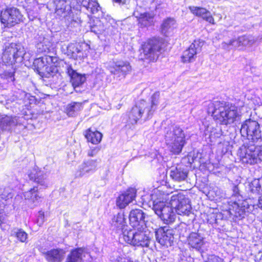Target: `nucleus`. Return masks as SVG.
<instances>
[{
  "mask_svg": "<svg viewBox=\"0 0 262 262\" xmlns=\"http://www.w3.org/2000/svg\"><path fill=\"white\" fill-rule=\"evenodd\" d=\"M147 215L139 209H133L129 214L130 226L134 229H129L124 232V241L135 246L148 247L150 238L144 232L146 227Z\"/></svg>",
  "mask_w": 262,
  "mask_h": 262,
  "instance_id": "nucleus-1",
  "label": "nucleus"
},
{
  "mask_svg": "<svg viewBox=\"0 0 262 262\" xmlns=\"http://www.w3.org/2000/svg\"><path fill=\"white\" fill-rule=\"evenodd\" d=\"M208 112L217 123L225 125L238 121L241 116L236 106L220 101L210 102Z\"/></svg>",
  "mask_w": 262,
  "mask_h": 262,
  "instance_id": "nucleus-2",
  "label": "nucleus"
},
{
  "mask_svg": "<svg viewBox=\"0 0 262 262\" xmlns=\"http://www.w3.org/2000/svg\"><path fill=\"white\" fill-rule=\"evenodd\" d=\"M159 93H155L151 96L150 102L144 100L138 101L129 113L128 123L135 124L140 120L145 121L151 118L159 103Z\"/></svg>",
  "mask_w": 262,
  "mask_h": 262,
  "instance_id": "nucleus-3",
  "label": "nucleus"
},
{
  "mask_svg": "<svg viewBox=\"0 0 262 262\" xmlns=\"http://www.w3.org/2000/svg\"><path fill=\"white\" fill-rule=\"evenodd\" d=\"M233 194L228 202V212L233 219L239 220L244 217L246 212L252 211L251 208H253L254 205H250L246 200H243V197L239 194L237 186H233Z\"/></svg>",
  "mask_w": 262,
  "mask_h": 262,
  "instance_id": "nucleus-4",
  "label": "nucleus"
},
{
  "mask_svg": "<svg viewBox=\"0 0 262 262\" xmlns=\"http://www.w3.org/2000/svg\"><path fill=\"white\" fill-rule=\"evenodd\" d=\"M56 61L55 57L50 55L37 58L33 62L34 69L42 77L54 78L58 76V69L53 64Z\"/></svg>",
  "mask_w": 262,
  "mask_h": 262,
  "instance_id": "nucleus-5",
  "label": "nucleus"
},
{
  "mask_svg": "<svg viewBox=\"0 0 262 262\" xmlns=\"http://www.w3.org/2000/svg\"><path fill=\"white\" fill-rule=\"evenodd\" d=\"M165 142L171 152L179 154L186 144L185 135L178 126H172L165 134Z\"/></svg>",
  "mask_w": 262,
  "mask_h": 262,
  "instance_id": "nucleus-6",
  "label": "nucleus"
},
{
  "mask_svg": "<svg viewBox=\"0 0 262 262\" xmlns=\"http://www.w3.org/2000/svg\"><path fill=\"white\" fill-rule=\"evenodd\" d=\"M238 155L243 164L250 165L257 164L262 162V146H243L240 148Z\"/></svg>",
  "mask_w": 262,
  "mask_h": 262,
  "instance_id": "nucleus-7",
  "label": "nucleus"
},
{
  "mask_svg": "<svg viewBox=\"0 0 262 262\" xmlns=\"http://www.w3.org/2000/svg\"><path fill=\"white\" fill-rule=\"evenodd\" d=\"M116 25L115 20L111 16L106 15L102 16L101 19H94L90 29L91 31L96 35H111L114 33Z\"/></svg>",
  "mask_w": 262,
  "mask_h": 262,
  "instance_id": "nucleus-8",
  "label": "nucleus"
},
{
  "mask_svg": "<svg viewBox=\"0 0 262 262\" xmlns=\"http://www.w3.org/2000/svg\"><path fill=\"white\" fill-rule=\"evenodd\" d=\"M155 213L166 224L173 223L176 217L174 207L164 202H154L153 208Z\"/></svg>",
  "mask_w": 262,
  "mask_h": 262,
  "instance_id": "nucleus-9",
  "label": "nucleus"
},
{
  "mask_svg": "<svg viewBox=\"0 0 262 262\" xmlns=\"http://www.w3.org/2000/svg\"><path fill=\"white\" fill-rule=\"evenodd\" d=\"M23 15L15 7H6L1 12V22L5 27H11L23 21Z\"/></svg>",
  "mask_w": 262,
  "mask_h": 262,
  "instance_id": "nucleus-10",
  "label": "nucleus"
},
{
  "mask_svg": "<svg viewBox=\"0 0 262 262\" xmlns=\"http://www.w3.org/2000/svg\"><path fill=\"white\" fill-rule=\"evenodd\" d=\"M162 42L157 38L148 40L142 45L141 56L143 58L150 61H156L159 55L161 49Z\"/></svg>",
  "mask_w": 262,
  "mask_h": 262,
  "instance_id": "nucleus-11",
  "label": "nucleus"
},
{
  "mask_svg": "<svg viewBox=\"0 0 262 262\" xmlns=\"http://www.w3.org/2000/svg\"><path fill=\"white\" fill-rule=\"evenodd\" d=\"M241 133L242 136L247 137L253 142L257 141L261 137L259 124L257 121L251 119L246 120L243 123Z\"/></svg>",
  "mask_w": 262,
  "mask_h": 262,
  "instance_id": "nucleus-12",
  "label": "nucleus"
},
{
  "mask_svg": "<svg viewBox=\"0 0 262 262\" xmlns=\"http://www.w3.org/2000/svg\"><path fill=\"white\" fill-rule=\"evenodd\" d=\"M170 205L174 207L179 214L188 215L191 211L189 199L181 193L174 194L171 196Z\"/></svg>",
  "mask_w": 262,
  "mask_h": 262,
  "instance_id": "nucleus-13",
  "label": "nucleus"
},
{
  "mask_svg": "<svg viewBox=\"0 0 262 262\" xmlns=\"http://www.w3.org/2000/svg\"><path fill=\"white\" fill-rule=\"evenodd\" d=\"M108 70L114 76V78L121 79L131 71V66L128 62L119 60L113 62L108 67Z\"/></svg>",
  "mask_w": 262,
  "mask_h": 262,
  "instance_id": "nucleus-14",
  "label": "nucleus"
},
{
  "mask_svg": "<svg viewBox=\"0 0 262 262\" xmlns=\"http://www.w3.org/2000/svg\"><path fill=\"white\" fill-rule=\"evenodd\" d=\"M89 48L87 44L71 43L67 47V54L70 58L82 59L87 57Z\"/></svg>",
  "mask_w": 262,
  "mask_h": 262,
  "instance_id": "nucleus-15",
  "label": "nucleus"
},
{
  "mask_svg": "<svg viewBox=\"0 0 262 262\" xmlns=\"http://www.w3.org/2000/svg\"><path fill=\"white\" fill-rule=\"evenodd\" d=\"M21 46L19 44L11 43L4 50L2 59L6 64H12L16 58L23 55L21 51Z\"/></svg>",
  "mask_w": 262,
  "mask_h": 262,
  "instance_id": "nucleus-16",
  "label": "nucleus"
},
{
  "mask_svg": "<svg viewBox=\"0 0 262 262\" xmlns=\"http://www.w3.org/2000/svg\"><path fill=\"white\" fill-rule=\"evenodd\" d=\"M97 168V160L94 159L85 160L76 169L74 176L76 178L89 176L94 173Z\"/></svg>",
  "mask_w": 262,
  "mask_h": 262,
  "instance_id": "nucleus-17",
  "label": "nucleus"
},
{
  "mask_svg": "<svg viewBox=\"0 0 262 262\" xmlns=\"http://www.w3.org/2000/svg\"><path fill=\"white\" fill-rule=\"evenodd\" d=\"M205 237L198 232H192L187 237V242L188 245L192 248L201 252L206 249L207 242Z\"/></svg>",
  "mask_w": 262,
  "mask_h": 262,
  "instance_id": "nucleus-18",
  "label": "nucleus"
},
{
  "mask_svg": "<svg viewBox=\"0 0 262 262\" xmlns=\"http://www.w3.org/2000/svg\"><path fill=\"white\" fill-rule=\"evenodd\" d=\"M173 235V230L168 227L159 228L156 231V239L163 246H171L174 238Z\"/></svg>",
  "mask_w": 262,
  "mask_h": 262,
  "instance_id": "nucleus-19",
  "label": "nucleus"
},
{
  "mask_svg": "<svg viewBox=\"0 0 262 262\" xmlns=\"http://www.w3.org/2000/svg\"><path fill=\"white\" fill-rule=\"evenodd\" d=\"M204 42L200 40H195L189 47L183 53L182 61L183 62H192L195 58L197 53L201 50Z\"/></svg>",
  "mask_w": 262,
  "mask_h": 262,
  "instance_id": "nucleus-20",
  "label": "nucleus"
},
{
  "mask_svg": "<svg viewBox=\"0 0 262 262\" xmlns=\"http://www.w3.org/2000/svg\"><path fill=\"white\" fill-rule=\"evenodd\" d=\"M111 228L118 233H122L124 239V232L128 231V226L123 213H118L114 216L111 222Z\"/></svg>",
  "mask_w": 262,
  "mask_h": 262,
  "instance_id": "nucleus-21",
  "label": "nucleus"
},
{
  "mask_svg": "<svg viewBox=\"0 0 262 262\" xmlns=\"http://www.w3.org/2000/svg\"><path fill=\"white\" fill-rule=\"evenodd\" d=\"M56 12L64 17H68L70 21H75L72 6L69 1L66 0H58L56 2Z\"/></svg>",
  "mask_w": 262,
  "mask_h": 262,
  "instance_id": "nucleus-22",
  "label": "nucleus"
},
{
  "mask_svg": "<svg viewBox=\"0 0 262 262\" xmlns=\"http://www.w3.org/2000/svg\"><path fill=\"white\" fill-rule=\"evenodd\" d=\"M136 192L137 190L134 188H129L124 191L117 199V206L120 209L124 208L135 199Z\"/></svg>",
  "mask_w": 262,
  "mask_h": 262,
  "instance_id": "nucleus-23",
  "label": "nucleus"
},
{
  "mask_svg": "<svg viewBox=\"0 0 262 262\" xmlns=\"http://www.w3.org/2000/svg\"><path fill=\"white\" fill-rule=\"evenodd\" d=\"M28 177L40 186L46 188L48 187L49 182L47 177L43 171L39 170L37 167L35 166L32 169L28 172Z\"/></svg>",
  "mask_w": 262,
  "mask_h": 262,
  "instance_id": "nucleus-24",
  "label": "nucleus"
},
{
  "mask_svg": "<svg viewBox=\"0 0 262 262\" xmlns=\"http://www.w3.org/2000/svg\"><path fill=\"white\" fill-rule=\"evenodd\" d=\"M134 15L137 18L138 25L141 28L148 27L154 24L155 14L152 12L140 13L138 11H135Z\"/></svg>",
  "mask_w": 262,
  "mask_h": 262,
  "instance_id": "nucleus-25",
  "label": "nucleus"
},
{
  "mask_svg": "<svg viewBox=\"0 0 262 262\" xmlns=\"http://www.w3.org/2000/svg\"><path fill=\"white\" fill-rule=\"evenodd\" d=\"M25 200L33 207L37 206L41 202L42 196L40 194L38 187L34 186L23 194Z\"/></svg>",
  "mask_w": 262,
  "mask_h": 262,
  "instance_id": "nucleus-26",
  "label": "nucleus"
},
{
  "mask_svg": "<svg viewBox=\"0 0 262 262\" xmlns=\"http://www.w3.org/2000/svg\"><path fill=\"white\" fill-rule=\"evenodd\" d=\"M66 70L67 74L70 77L71 82L74 89L77 91L76 88L79 87L85 82L86 79L85 76L78 73L71 66H68Z\"/></svg>",
  "mask_w": 262,
  "mask_h": 262,
  "instance_id": "nucleus-27",
  "label": "nucleus"
},
{
  "mask_svg": "<svg viewBox=\"0 0 262 262\" xmlns=\"http://www.w3.org/2000/svg\"><path fill=\"white\" fill-rule=\"evenodd\" d=\"M169 175L174 181L181 182L186 180L188 172L185 167L182 165L172 167L170 169Z\"/></svg>",
  "mask_w": 262,
  "mask_h": 262,
  "instance_id": "nucleus-28",
  "label": "nucleus"
},
{
  "mask_svg": "<svg viewBox=\"0 0 262 262\" xmlns=\"http://www.w3.org/2000/svg\"><path fill=\"white\" fill-rule=\"evenodd\" d=\"M90 256V254L86 252L82 248H78L72 250L68 256L66 262H81L82 257Z\"/></svg>",
  "mask_w": 262,
  "mask_h": 262,
  "instance_id": "nucleus-29",
  "label": "nucleus"
},
{
  "mask_svg": "<svg viewBox=\"0 0 262 262\" xmlns=\"http://www.w3.org/2000/svg\"><path fill=\"white\" fill-rule=\"evenodd\" d=\"M54 48L53 43L49 37H43L36 45L37 52L39 53H49Z\"/></svg>",
  "mask_w": 262,
  "mask_h": 262,
  "instance_id": "nucleus-30",
  "label": "nucleus"
},
{
  "mask_svg": "<svg viewBox=\"0 0 262 262\" xmlns=\"http://www.w3.org/2000/svg\"><path fill=\"white\" fill-rule=\"evenodd\" d=\"M82 109V103L72 102L67 105L65 112L69 117H73L77 116Z\"/></svg>",
  "mask_w": 262,
  "mask_h": 262,
  "instance_id": "nucleus-31",
  "label": "nucleus"
},
{
  "mask_svg": "<svg viewBox=\"0 0 262 262\" xmlns=\"http://www.w3.org/2000/svg\"><path fill=\"white\" fill-rule=\"evenodd\" d=\"M64 252L61 249H52L46 253V258L49 262H61L64 257Z\"/></svg>",
  "mask_w": 262,
  "mask_h": 262,
  "instance_id": "nucleus-32",
  "label": "nucleus"
},
{
  "mask_svg": "<svg viewBox=\"0 0 262 262\" xmlns=\"http://www.w3.org/2000/svg\"><path fill=\"white\" fill-rule=\"evenodd\" d=\"M84 136L88 142L96 145L101 142L102 138V134L100 132L93 131L91 128L85 131Z\"/></svg>",
  "mask_w": 262,
  "mask_h": 262,
  "instance_id": "nucleus-33",
  "label": "nucleus"
},
{
  "mask_svg": "<svg viewBox=\"0 0 262 262\" xmlns=\"http://www.w3.org/2000/svg\"><path fill=\"white\" fill-rule=\"evenodd\" d=\"M176 27V20L173 18H168L163 21L161 26V31L165 36H167Z\"/></svg>",
  "mask_w": 262,
  "mask_h": 262,
  "instance_id": "nucleus-34",
  "label": "nucleus"
},
{
  "mask_svg": "<svg viewBox=\"0 0 262 262\" xmlns=\"http://www.w3.org/2000/svg\"><path fill=\"white\" fill-rule=\"evenodd\" d=\"M249 189L252 193L262 194V177L253 180L249 184Z\"/></svg>",
  "mask_w": 262,
  "mask_h": 262,
  "instance_id": "nucleus-35",
  "label": "nucleus"
},
{
  "mask_svg": "<svg viewBox=\"0 0 262 262\" xmlns=\"http://www.w3.org/2000/svg\"><path fill=\"white\" fill-rule=\"evenodd\" d=\"M258 40V37H255L252 35H243L239 36V42L242 49L246 47H251Z\"/></svg>",
  "mask_w": 262,
  "mask_h": 262,
  "instance_id": "nucleus-36",
  "label": "nucleus"
},
{
  "mask_svg": "<svg viewBox=\"0 0 262 262\" xmlns=\"http://www.w3.org/2000/svg\"><path fill=\"white\" fill-rule=\"evenodd\" d=\"M16 119L10 116H6L2 117L0 115V129L6 130L11 125H15Z\"/></svg>",
  "mask_w": 262,
  "mask_h": 262,
  "instance_id": "nucleus-37",
  "label": "nucleus"
},
{
  "mask_svg": "<svg viewBox=\"0 0 262 262\" xmlns=\"http://www.w3.org/2000/svg\"><path fill=\"white\" fill-rule=\"evenodd\" d=\"M111 262H132L129 257L123 256L119 251H114L110 257Z\"/></svg>",
  "mask_w": 262,
  "mask_h": 262,
  "instance_id": "nucleus-38",
  "label": "nucleus"
},
{
  "mask_svg": "<svg viewBox=\"0 0 262 262\" xmlns=\"http://www.w3.org/2000/svg\"><path fill=\"white\" fill-rule=\"evenodd\" d=\"M222 47L227 50H230L233 48H238L242 50L241 42H239V37L237 39H233L228 42H223Z\"/></svg>",
  "mask_w": 262,
  "mask_h": 262,
  "instance_id": "nucleus-39",
  "label": "nucleus"
},
{
  "mask_svg": "<svg viewBox=\"0 0 262 262\" xmlns=\"http://www.w3.org/2000/svg\"><path fill=\"white\" fill-rule=\"evenodd\" d=\"M11 235L23 243L25 242L28 238V234L21 229H13L11 232Z\"/></svg>",
  "mask_w": 262,
  "mask_h": 262,
  "instance_id": "nucleus-40",
  "label": "nucleus"
},
{
  "mask_svg": "<svg viewBox=\"0 0 262 262\" xmlns=\"http://www.w3.org/2000/svg\"><path fill=\"white\" fill-rule=\"evenodd\" d=\"M12 190L9 187H2L0 188V198L5 201H11L13 197Z\"/></svg>",
  "mask_w": 262,
  "mask_h": 262,
  "instance_id": "nucleus-41",
  "label": "nucleus"
},
{
  "mask_svg": "<svg viewBox=\"0 0 262 262\" xmlns=\"http://www.w3.org/2000/svg\"><path fill=\"white\" fill-rule=\"evenodd\" d=\"M189 9L190 12L195 16L202 17L203 15L206 12L207 9L203 7H196L194 6H189Z\"/></svg>",
  "mask_w": 262,
  "mask_h": 262,
  "instance_id": "nucleus-42",
  "label": "nucleus"
},
{
  "mask_svg": "<svg viewBox=\"0 0 262 262\" xmlns=\"http://www.w3.org/2000/svg\"><path fill=\"white\" fill-rule=\"evenodd\" d=\"M254 92V91L253 90L250 91L249 93L246 95V97L248 100H250L254 105L260 106L262 104L260 98L255 95L250 96V95H252Z\"/></svg>",
  "mask_w": 262,
  "mask_h": 262,
  "instance_id": "nucleus-43",
  "label": "nucleus"
},
{
  "mask_svg": "<svg viewBox=\"0 0 262 262\" xmlns=\"http://www.w3.org/2000/svg\"><path fill=\"white\" fill-rule=\"evenodd\" d=\"M141 202L143 205L144 204L153 205L154 202H158V201H153V195L151 193H146L141 195Z\"/></svg>",
  "mask_w": 262,
  "mask_h": 262,
  "instance_id": "nucleus-44",
  "label": "nucleus"
},
{
  "mask_svg": "<svg viewBox=\"0 0 262 262\" xmlns=\"http://www.w3.org/2000/svg\"><path fill=\"white\" fill-rule=\"evenodd\" d=\"M202 18L209 24L214 25L215 24L214 18L211 13V12L208 10H206V12L204 13L202 16Z\"/></svg>",
  "mask_w": 262,
  "mask_h": 262,
  "instance_id": "nucleus-45",
  "label": "nucleus"
},
{
  "mask_svg": "<svg viewBox=\"0 0 262 262\" xmlns=\"http://www.w3.org/2000/svg\"><path fill=\"white\" fill-rule=\"evenodd\" d=\"M100 148L98 146L90 147L87 152L88 156L91 157H95L100 151Z\"/></svg>",
  "mask_w": 262,
  "mask_h": 262,
  "instance_id": "nucleus-46",
  "label": "nucleus"
},
{
  "mask_svg": "<svg viewBox=\"0 0 262 262\" xmlns=\"http://www.w3.org/2000/svg\"><path fill=\"white\" fill-rule=\"evenodd\" d=\"M45 222L44 212L40 210L38 213V216L36 220V223L39 226H41Z\"/></svg>",
  "mask_w": 262,
  "mask_h": 262,
  "instance_id": "nucleus-47",
  "label": "nucleus"
},
{
  "mask_svg": "<svg viewBox=\"0 0 262 262\" xmlns=\"http://www.w3.org/2000/svg\"><path fill=\"white\" fill-rule=\"evenodd\" d=\"M221 258L214 255H209L205 262H221Z\"/></svg>",
  "mask_w": 262,
  "mask_h": 262,
  "instance_id": "nucleus-48",
  "label": "nucleus"
},
{
  "mask_svg": "<svg viewBox=\"0 0 262 262\" xmlns=\"http://www.w3.org/2000/svg\"><path fill=\"white\" fill-rule=\"evenodd\" d=\"M253 194H255V195H257L256 194H255V193H253ZM258 195H262V193L258 194ZM257 206L259 208H260L262 209V195L261 196H260L258 199V203Z\"/></svg>",
  "mask_w": 262,
  "mask_h": 262,
  "instance_id": "nucleus-49",
  "label": "nucleus"
},
{
  "mask_svg": "<svg viewBox=\"0 0 262 262\" xmlns=\"http://www.w3.org/2000/svg\"><path fill=\"white\" fill-rule=\"evenodd\" d=\"M116 2L121 3V4H125L128 0H114Z\"/></svg>",
  "mask_w": 262,
  "mask_h": 262,
  "instance_id": "nucleus-50",
  "label": "nucleus"
},
{
  "mask_svg": "<svg viewBox=\"0 0 262 262\" xmlns=\"http://www.w3.org/2000/svg\"><path fill=\"white\" fill-rule=\"evenodd\" d=\"M4 209V206H2L0 204V211L3 210Z\"/></svg>",
  "mask_w": 262,
  "mask_h": 262,
  "instance_id": "nucleus-51",
  "label": "nucleus"
},
{
  "mask_svg": "<svg viewBox=\"0 0 262 262\" xmlns=\"http://www.w3.org/2000/svg\"><path fill=\"white\" fill-rule=\"evenodd\" d=\"M258 262H262V254H261V255L259 258Z\"/></svg>",
  "mask_w": 262,
  "mask_h": 262,
  "instance_id": "nucleus-52",
  "label": "nucleus"
},
{
  "mask_svg": "<svg viewBox=\"0 0 262 262\" xmlns=\"http://www.w3.org/2000/svg\"><path fill=\"white\" fill-rule=\"evenodd\" d=\"M210 127L209 126H208L206 129V132H209V129H210Z\"/></svg>",
  "mask_w": 262,
  "mask_h": 262,
  "instance_id": "nucleus-53",
  "label": "nucleus"
},
{
  "mask_svg": "<svg viewBox=\"0 0 262 262\" xmlns=\"http://www.w3.org/2000/svg\"><path fill=\"white\" fill-rule=\"evenodd\" d=\"M212 132H211L210 134L209 135V137H212Z\"/></svg>",
  "mask_w": 262,
  "mask_h": 262,
  "instance_id": "nucleus-54",
  "label": "nucleus"
},
{
  "mask_svg": "<svg viewBox=\"0 0 262 262\" xmlns=\"http://www.w3.org/2000/svg\"><path fill=\"white\" fill-rule=\"evenodd\" d=\"M72 3L73 5H74V2H72Z\"/></svg>",
  "mask_w": 262,
  "mask_h": 262,
  "instance_id": "nucleus-55",
  "label": "nucleus"
}]
</instances>
